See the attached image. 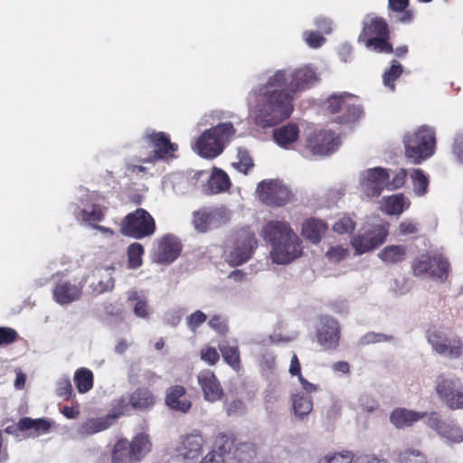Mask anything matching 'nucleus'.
Returning a JSON list of instances; mask_svg holds the SVG:
<instances>
[{"mask_svg":"<svg viewBox=\"0 0 463 463\" xmlns=\"http://www.w3.org/2000/svg\"><path fill=\"white\" fill-rule=\"evenodd\" d=\"M208 325L219 335H225L228 332L227 319L221 315L213 316Z\"/></svg>","mask_w":463,"mask_h":463,"instance_id":"obj_55","label":"nucleus"},{"mask_svg":"<svg viewBox=\"0 0 463 463\" xmlns=\"http://www.w3.org/2000/svg\"><path fill=\"white\" fill-rule=\"evenodd\" d=\"M436 392L439 399L450 409H463V385L459 379L440 374L437 379Z\"/></svg>","mask_w":463,"mask_h":463,"instance_id":"obj_14","label":"nucleus"},{"mask_svg":"<svg viewBox=\"0 0 463 463\" xmlns=\"http://www.w3.org/2000/svg\"><path fill=\"white\" fill-rule=\"evenodd\" d=\"M427 340L439 354L450 359H458L463 353V342L460 336L449 337L443 331L431 327L427 331Z\"/></svg>","mask_w":463,"mask_h":463,"instance_id":"obj_13","label":"nucleus"},{"mask_svg":"<svg viewBox=\"0 0 463 463\" xmlns=\"http://www.w3.org/2000/svg\"><path fill=\"white\" fill-rule=\"evenodd\" d=\"M261 236L270 243L271 258L278 264L289 263L301 255V241L285 221L272 220L266 222Z\"/></svg>","mask_w":463,"mask_h":463,"instance_id":"obj_2","label":"nucleus"},{"mask_svg":"<svg viewBox=\"0 0 463 463\" xmlns=\"http://www.w3.org/2000/svg\"><path fill=\"white\" fill-rule=\"evenodd\" d=\"M146 147L153 150L147 157L141 160L142 163H156L160 160H168L175 157V152L178 146L172 143L168 134L165 132L147 131L143 137Z\"/></svg>","mask_w":463,"mask_h":463,"instance_id":"obj_11","label":"nucleus"},{"mask_svg":"<svg viewBox=\"0 0 463 463\" xmlns=\"http://www.w3.org/2000/svg\"><path fill=\"white\" fill-rule=\"evenodd\" d=\"M82 287L69 279H59L52 288L53 300L60 305H69L80 298Z\"/></svg>","mask_w":463,"mask_h":463,"instance_id":"obj_21","label":"nucleus"},{"mask_svg":"<svg viewBox=\"0 0 463 463\" xmlns=\"http://www.w3.org/2000/svg\"><path fill=\"white\" fill-rule=\"evenodd\" d=\"M401 463H428L423 455L416 449H407L399 456Z\"/></svg>","mask_w":463,"mask_h":463,"instance_id":"obj_53","label":"nucleus"},{"mask_svg":"<svg viewBox=\"0 0 463 463\" xmlns=\"http://www.w3.org/2000/svg\"><path fill=\"white\" fill-rule=\"evenodd\" d=\"M390 178L389 171L383 167L368 169L364 173L361 181L362 190L368 197L379 196L383 189H387V179Z\"/></svg>","mask_w":463,"mask_h":463,"instance_id":"obj_17","label":"nucleus"},{"mask_svg":"<svg viewBox=\"0 0 463 463\" xmlns=\"http://www.w3.org/2000/svg\"><path fill=\"white\" fill-rule=\"evenodd\" d=\"M425 416V413L411 411L406 408H396L390 415L391 422L398 429L411 426Z\"/></svg>","mask_w":463,"mask_h":463,"instance_id":"obj_27","label":"nucleus"},{"mask_svg":"<svg viewBox=\"0 0 463 463\" xmlns=\"http://www.w3.org/2000/svg\"><path fill=\"white\" fill-rule=\"evenodd\" d=\"M288 372L292 376H298V379L303 376L301 373V364L296 354H293L291 357Z\"/></svg>","mask_w":463,"mask_h":463,"instance_id":"obj_64","label":"nucleus"},{"mask_svg":"<svg viewBox=\"0 0 463 463\" xmlns=\"http://www.w3.org/2000/svg\"><path fill=\"white\" fill-rule=\"evenodd\" d=\"M206 315L201 310H197L187 317V325L192 330L194 331L202 324H203L206 321Z\"/></svg>","mask_w":463,"mask_h":463,"instance_id":"obj_58","label":"nucleus"},{"mask_svg":"<svg viewBox=\"0 0 463 463\" xmlns=\"http://www.w3.org/2000/svg\"><path fill=\"white\" fill-rule=\"evenodd\" d=\"M407 255L404 245H388L379 253V259L386 264H396L403 261Z\"/></svg>","mask_w":463,"mask_h":463,"instance_id":"obj_32","label":"nucleus"},{"mask_svg":"<svg viewBox=\"0 0 463 463\" xmlns=\"http://www.w3.org/2000/svg\"><path fill=\"white\" fill-rule=\"evenodd\" d=\"M152 448L148 436L138 433L131 440L120 438L111 449L110 463H140Z\"/></svg>","mask_w":463,"mask_h":463,"instance_id":"obj_5","label":"nucleus"},{"mask_svg":"<svg viewBox=\"0 0 463 463\" xmlns=\"http://www.w3.org/2000/svg\"><path fill=\"white\" fill-rule=\"evenodd\" d=\"M411 179L413 185L414 193L422 196L427 194L429 187V177L420 168L413 169L411 174Z\"/></svg>","mask_w":463,"mask_h":463,"instance_id":"obj_39","label":"nucleus"},{"mask_svg":"<svg viewBox=\"0 0 463 463\" xmlns=\"http://www.w3.org/2000/svg\"><path fill=\"white\" fill-rule=\"evenodd\" d=\"M291 402L294 414L298 419H303L308 415L313 410L312 398L305 393L297 392L291 395Z\"/></svg>","mask_w":463,"mask_h":463,"instance_id":"obj_33","label":"nucleus"},{"mask_svg":"<svg viewBox=\"0 0 463 463\" xmlns=\"http://www.w3.org/2000/svg\"><path fill=\"white\" fill-rule=\"evenodd\" d=\"M144 247L142 246L141 243H131L127 250L128 267L132 269L139 268L143 263L142 257L144 255Z\"/></svg>","mask_w":463,"mask_h":463,"instance_id":"obj_40","label":"nucleus"},{"mask_svg":"<svg viewBox=\"0 0 463 463\" xmlns=\"http://www.w3.org/2000/svg\"><path fill=\"white\" fill-rule=\"evenodd\" d=\"M257 247L258 241L253 232H241L236 246L229 254L230 262L234 266L241 265L251 258Z\"/></svg>","mask_w":463,"mask_h":463,"instance_id":"obj_18","label":"nucleus"},{"mask_svg":"<svg viewBox=\"0 0 463 463\" xmlns=\"http://www.w3.org/2000/svg\"><path fill=\"white\" fill-rule=\"evenodd\" d=\"M17 337L18 334L14 329L0 326V346L14 343Z\"/></svg>","mask_w":463,"mask_h":463,"instance_id":"obj_56","label":"nucleus"},{"mask_svg":"<svg viewBox=\"0 0 463 463\" xmlns=\"http://www.w3.org/2000/svg\"><path fill=\"white\" fill-rule=\"evenodd\" d=\"M403 67L397 61L393 60L388 70L383 74V84L390 88L391 90H395V80L402 75Z\"/></svg>","mask_w":463,"mask_h":463,"instance_id":"obj_41","label":"nucleus"},{"mask_svg":"<svg viewBox=\"0 0 463 463\" xmlns=\"http://www.w3.org/2000/svg\"><path fill=\"white\" fill-rule=\"evenodd\" d=\"M223 361L234 371L239 372L241 369V360L240 348L237 345H231L225 341L219 345Z\"/></svg>","mask_w":463,"mask_h":463,"instance_id":"obj_29","label":"nucleus"},{"mask_svg":"<svg viewBox=\"0 0 463 463\" xmlns=\"http://www.w3.org/2000/svg\"><path fill=\"white\" fill-rule=\"evenodd\" d=\"M354 463H387L386 459L373 454H365L354 458Z\"/></svg>","mask_w":463,"mask_h":463,"instance_id":"obj_63","label":"nucleus"},{"mask_svg":"<svg viewBox=\"0 0 463 463\" xmlns=\"http://www.w3.org/2000/svg\"><path fill=\"white\" fill-rule=\"evenodd\" d=\"M234 134L235 128L231 122L221 123L203 131L196 140L198 153L206 158L218 156Z\"/></svg>","mask_w":463,"mask_h":463,"instance_id":"obj_6","label":"nucleus"},{"mask_svg":"<svg viewBox=\"0 0 463 463\" xmlns=\"http://www.w3.org/2000/svg\"><path fill=\"white\" fill-rule=\"evenodd\" d=\"M340 138L332 130L312 129L305 139V149L312 156H325L331 155L340 146Z\"/></svg>","mask_w":463,"mask_h":463,"instance_id":"obj_12","label":"nucleus"},{"mask_svg":"<svg viewBox=\"0 0 463 463\" xmlns=\"http://www.w3.org/2000/svg\"><path fill=\"white\" fill-rule=\"evenodd\" d=\"M17 429L21 431L34 430L37 434L46 433L51 429V423L45 419L24 417L18 421Z\"/></svg>","mask_w":463,"mask_h":463,"instance_id":"obj_35","label":"nucleus"},{"mask_svg":"<svg viewBox=\"0 0 463 463\" xmlns=\"http://www.w3.org/2000/svg\"><path fill=\"white\" fill-rule=\"evenodd\" d=\"M357 41L377 53L389 54L393 52L388 24L382 17L376 16L364 21Z\"/></svg>","mask_w":463,"mask_h":463,"instance_id":"obj_4","label":"nucleus"},{"mask_svg":"<svg viewBox=\"0 0 463 463\" xmlns=\"http://www.w3.org/2000/svg\"><path fill=\"white\" fill-rule=\"evenodd\" d=\"M316 335L317 342L325 350H335L341 337L338 321L331 317H322Z\"/></svg>","mask_w":463,"mask_h":463,"instance_id":"obj_16","label":"nucleus"},{"mask_svg":"<svg viewBox=\"0 0 463 463\" xmlns=\"http://www.w3.org/2000/svg\"><path fill=\"white\" fill-rule=\"evenodd\" d=\"M128 300L136 301L133 308L134 314L140 318H147L149 316V309L147 302L145 298H138L137 292H132Z\"/></svg>","mask_w":463,"mask_h":463,"instance_id":"obj_46","label":"nucleus"},{"mask_svg":"<svg viewBox=\"0 0 463 463\" xmlns=\"http://www.w3.org/2000/svg\"><path fill=\"white\" fill-rule=\"evenodd\" d=\"M256 194L262 203L274 208L285 206L293 196L290 189L278 179L262 180L257 185Z\"/></svg>","mask_w":463,"mask_h":463,"instance_id":"obj_10","label":"nucleus"},{"mask_svg":"<svg viewBox=\"0 0 463 463\" xmlns=\"http://www.w3.org/2000/svg\"><path fill=\"white\" fill-rule=\"evenodd\" d=\"M355 229V222L349 216H344L335 222L333 230L339 233H351Z\"/></svg>","mask_w":463,"mask_h":463,"instance_id":"obj_50","label":"nucleus"},{"mask_svg":"<svg viewBox=\"0 0 463 463\" xmlns=\"http://www.w3.org/2000/svg\"><path fill=\"white\" fill-rule=\"evenodd\" d=\"M232 184L228 175L222 169L215 168L208 180L207 188L210 194H220L228 191Z\"/></svg>","mask_w":463,"mask_h":463,"instance_id":"obj_31","label":"nucleus"},{"mask_svg":"<svg viewBox=\"0 0 463 463\" xmlns=\"http://www.w3.org/2000/svg\"><path fill=\"white\" fill-rule=\"evenodd\" d=\"M56 394L64 401H69L71 398L72 386L69 378H61L57 382Z\"/></svg>","mask_w":463,"mask_h":463,"instance_id":"obj_54","label":"nucleus"},{"mask_svg":"<svg viewBox=\"0 0 463 463\" xmlns=\"http://www.w3.org/2000/svg\"><path fill=\"white\" fill-rule=\"evenodd\" d=\"M441 436L453 442L463 441V430L454 422H439L437 426Z\"/></svg>","mask_w":463,"mask_h":463,"instance_id":"obj_38","label":"nucleus"},{"mask_svg":"<svg viewBox=\"0 0 463 463\" xmlns=\"http://www.w3.org/2000/svg\"><path fill=\"white\" fill-rule=\"evenodd\" d=\"M327 230V225L321 220L310 218L302 225V235L306 240L316 244L321 240L322 235Z\"/></svg>","mask_w":463,"mask_h":463,"instance_id":"obj_28","label":"nucleus"},{"mask_svg":"<svg viewBox=\"0 0 463 463\" xmlns=\"http://www.w3.org/2000/svg\"><path fill=\"white\" fill-rule=\"evenodd\" d=\"M110 425V415L101 418H91L80 425L78 432L81 436H90L109 429Z\"/></svg>","mask_w":463,"mask_h":463,"instance_id":"obj_30","label":"nucleus"},{"mask_svg":"<svg viewBox=\"0 0 463 463\" xmlns=\"http://www.w3.org/2000/svg\"><path fill=\"white\" fill-rule=\"evenodd\" d=\"M306 42L312 48H318L325 42V38L317 32L306 33Z\"/></svg>","mask_w":463,"mask_h":463,"instance_id":"obj_62","label":"nucleus"},{"mask_svg":"<svg viewBox=\"0 0 463 463\" xmlns=\"http://www.w3.org/2000/svg\"><path fill=\"white\" fill-rule=\"evenodd\" d=\"M433 255L422 254L414 260L412 272L414 276L428 274L430 276Z\"/></svg>","mask_w":463,"mask_h":463,"instance_id":"obj_42","label":"nucleus"},{"mask_svg":"<svg viewBox=\"0 0 463 463\" xmlns=\"http://www.w3.org/2000/svg\"><path fill=\"white\" fill-rule=\"evenodd\" d=\"M388 236V230L383 225L374 226L363 234L355 235L352 240V246L356 255L373 250L382 245Z\"/></svg>","mask_w":463,"mask_h":463,"instance_id":"obj_15","label":"nucleus"},{"mask_svg":"<svg viewBox=\"0 0 463 463\" xmlns=\"http://www.w3.org/2000/svg\"><path fill=\"white\" fill-rule=\"evenodd\" d=\"M81 218L85 222L90 225H97L96 222H101L105 217V208L99 205H92L90 211L83 209L80 212Z\"/></svg>","mask_w":463,"mask_h":463,"instance_id":"obj_44","label":"nucleus"},{"mask_svg":"<svg viewBox=\"0 0 463 463\" xmlns=\"http://www.w3.org/2000/svg\"><path fill=\"white\" fill-rule=\"evenodd\" d=\"M200 358L209 365H215L220 360V354L213 346H204L200 351Z\"/></svg>","mask_w":463,"mask_h":463,"instance_id":"obj_51","label":"nucleus"},{"mask_svg":"<svg viewBox=\"0 0 463 463\" xmlns=\"http://www.w3.org/2000/svg\"><path fill=\"white\" fill-rule=\"evenodd\" d=\"M231 216V211L224 205L202 206L192 213L191 223L196 232L205 233L226 225Z\"/></svg>","mask_w":463,"mask_h":463,"instance_id":"obj_8","label":"nucleus"},{"mask_svg":"<svg viewBox=\"0 0 463 463\" xmlns=\"http://www.w3.org/2000/svg\"><path fill=\"white\" fill-rule=\"evenodd\" d=\"M418 232V224L414 222L406 220L402 222L399 225V233L402 235L415 234Z\"/></svg>","mask_w":463,"mask_h":463,"instance_id":"obj_61","label":"nucleus"},{"mask_svg":"<svg viewBox=\"0 0 463 463\" xmlns=\"http://www.w3.org/2000/svg\"><path fill=\"white\" fill-rule=\"evenodd\" d=\"M235 438L231 432L219 433L213 443L214 450L217 455L223 458L224 454H229L234 448Z\"/></svg>","mask_w":463,"mask_h":463,"instance_id":"obj_37","label":"nucleus"},{"mask_svg":"<svg viewBox=\"0 0 463 463\" xmlns=\"http://www.w3.org/2000/svg\"><path fill=\"white\" fill-rule=\"evenodd\" d=\"M355 458L349 451L326 455L318 463H354Z\"/></svg>","mask_w":463,"mask_h":463,"instance_id":"obj_48","label":"nucleus"},{"mask_svg":"<svg viewBox=\"0 0 463 463\" xmlns=\"http://www.w3.org/2000/svg\"><path fill=\"white\" fill-rule=\"evenodd\" d=\"M225 410L228 416H237L244 413L245 406L242 401L236 399L230 402H225Z\"/></svg>","mask_w":463,"mask_h":463,"instance_id":"obj_57","label":"nucleus"},{"mask_svg":"<svg viewBox=\"0 0 463 463\" xmlns=\"http://www.w3.org/2000/svg\"><path fill=\"white\" fill-rule=\"evenodd\" d=\"M347 255L348 250L342 246L331 247L326 252L328 259L334 261H340L344 260Z\"/></svg>","mask_w":463,"mask_h":463,"instance_id":"obj_59","label":"nucleus"},{"mask_svg":"<svg viewBox=\"0 0 463 463\" xmlns=\"http://www.w3.org/2000/svg\"><path fill=\"white\" fill-rule=\"evenodd\" d=\"M238 159V162L232 163L233 167L247 175L254 165L252 158L247 151L239 150Z\"/></svg>","mask_w":463,"mask_h":463,"instance_id":"obj_47","label":"nucleus"},{"mask_svg":"<svg viewBox=\"0 0 463 463\" xmlns=\"http://www.w3.org/2000/svg\"><path fill=\"white\" fill-rule=\"evenodd\" d=\"M402 142L406 158L415 165L430 158L435 152V132L426 126L406 133Z\"/></svg>","mask_w":463,"mask_h":463,"instance_id":"obj_3","label":"nucleus"},{"mask_svg":"<svg viewBox=\"0 0 463 463\" xmlns=\"http://www.w3.org/2000/svg\"><path fill=\"white\" fill-rule=\"evenodd\" d=\"M197 382L205 401L215 402L222 399L224 391L213 371L211 369L201 370L197 375Z\"/></svg>","mask_w":463,"mask_h":463,"instance_id":"obj_19","label":"nucleus"},{"mask_svg":"<svg viewBox=\"0 0 463 463\" xmlns=\"http://www.w3.org/2000/svg\"><path fill=\"white\" fill-rule=\"evenodd\" d=\"M129 395L130 406L134 411H146L156 403V397L148 387H137Z\"/></svg>","mask_w":463,"mask_h":463,"instance_id":"obj_24","label":"nucleus"},{"mask_svg":"<svg viewBox=\"0 0 463 463\" xmlns=\"http://www.w3.org/2000/svg\"><path fill=\"white\" fill-rule=\"evenodd\" d=\"M452 151L458 160L463 163V130L457 133L454 139Z\"/></svg>","mask_w":463,"mask_h":463,"instance_id":"obj_60","label":"nucleus"},{"mask_svg":"<svg viewBox=\"0 0 463 463\" xmlns=\"http://www.w3.org/2000/svg\"><path fill=\"white\" fill-rule=\"evenodd\" d=\"M74 383L80 393H86L93 387V373L85 367L76 370L73 377Z\"/></svg>","mask_w":463,"mask_h":463,"instance_id":"obj_36","label":"nucleus"},{"mask_svg":"<svg viewBox=\"0 0 463 463\" xmlns=\"http://www.w3.org/2000/svg\"><path fill=\"white\" fill-rule=\"evenodd\" d=\"M408 174L407 171L403 168H400L397 172L394 173L392 180L387 179V190L394 191L402 188L407 179Z\"/></svg>","mask_w":463,"mask_h":463,"instance_id":"obj_49","label":"nucleus"},{"mask_svg":"<svg viewBox=\"0 0 463 463\" xmlns=\"http://www.w3.org/2000/svg\"><path fill=\"white\" fill-rule=\"evenodd\" d=\"M450 271V263L447 258L438 254L433 255L430 277L440 282H444Z\"/></svg>","mask_w":463,"mask_h":463,"instance_id":"obj_34","label":"nucleus"},{"mask_svg":"<svg viewBox=\"0 0 463 463\" xmlns=\"http://www.w3.org/2000/svg\"><path fill=\"white\" fill-rule=\"evenodd\" d=\"M156 231V222L151 214L143 208H138L127 214L121 222L120 232L125 236L143 239L151 236Z\"/></svg>","mask_w":463,"mask_h":463,"instance_id":"obj_9","label":"nucleus"},{"mask_svg":"<svg viewBox=\"0 0 463 463\" xmlns=\"http://www.w3.org/2000/svg\"><path fill=\"white\" fill-rule=\"evenodd\" d=\"M298 137L299 128L295 123H288L273 130L275 142L284 149H290Z\"/></svg>","mask_w":463,"mask_h":463,"instance_id":"obj_25","label":"nucleus"},{"mask_svg":"<svg viewBox=\"0 0 463 463\" xmlns=\"http://www.w3.org/2000/svg\"><path fill=\"white\" fill-rule=\"evenodd\" d=\"M392 335L381 334V333H375V332H369L364 335L360 340L359 344L361 345H368L371 344H376L381 342H387L392 340Z\"/></svg>","mask_w":463,"mask_h":463,"instance_id":"obj_52","label":"nucleus"},{"mask_svg":"<svg viewBox=\"0 0 463 463\" xmlns=\"http://www.w3.org/2000/svg\"><path fill=\"white\" fill-rule=\"evenodd\" d=\"M165 403L169 409L182 413L188 412L192 407V402L187 397L186 389L179 384L166 389Z\"/></svg>","mask_w":463,"mask_h":463,"instance_id":"obj_22","label":"nucleus"},{"mask_svg":"<svg viewBox=\"0 0 463 463\" xmlns=\"http://www.w3.org/2000/svg\"><path fill=\"white\" fill-rule=\"evenodd\" d=\"M181 251L182 244L180 241L172 235H165L159 243L158 261L161 263H171L178 258Z\"/></svg>","mask_w":463,"mask_h":463,"instance_id":"obj_23","label":"nucleus"},{"mask_svg":"<svg viewBox=\"0 0 463 463\" xmlns=\"http://www.w3.org/2000/svg\"><path fill=\"white\" fill-rule=\"evenodd\" d=\"M410 0H388V11L391 20L408 24L413 20V12L409 9Z\"/></svg>","mask_w":463,"mask_h":463,"instance_id":"obj_26","label":"nucleus"},{"mask_svg":"<svg viewBox=\"0 0 463 463\" xmlns=\"http://www.w3.org/2000/svg\"><path fill=\"white\" fill-rule=\"evenodd\" d=\"M203 443L204 440L200 431L194 430L180 436L175 452L183 458L194 459L202 455Z\"/></svg>","mask_w":463,"mask_h":463,"instance_id":"obj_20","label":"nucleus"},{"mask_svg":"<svg viewBox=\"0 0 463 463\" xmlns=\"http://www.w3.org/2000/svg\"><path fill=\"white\" fill-rule=\"evenodd\" d=\"M384 210L389 215H399L404 210V196L402 194H395L385 200Z\"/></svg>","mask_w":463,"mask_h":463,"instance_id":"obj_43","label":"nucleus"},{"mask_svg":"<svg viewBox=\"0 0 463 463\" xmlns=\"http://www.w3.org/2000/svg\"><path fill=\"white\" fill-rule=\"evenodd\" d=\"M130 406V395L121 396L118 399H116L112 402L111 408V419L119 418L122 415H125L128 412Z\"/></svg>","mask_w":463,"mask_h":463,"instance_id":"obj_45","label":"nucleus"},{"mask_svg":"<svg viewBox=\"0 0 463 463\" xmlns=\"http://www.w3.org/2000/svg\"><path fill=\"white\" fill-rule=\"evenodd\" d=\"M317 80V73L309 66L291 72L275 71L265 84L251 91L256 100L252 116L255 125L268 128L288 118L294 110L295 95L311 88Z\"/></svg>","mask_w":463,"mask_h":463,"instance_id":"obj_1","label":"nucleus"},{"mask_svg":"<svg viewBox=\"0 0 463 463\" xmlns=\"http://www.w3.org/2000/svg\"><path fill=\"white\" fill-rule=\"evenodd\" d=\"M353 94L343 92L331 95L326 101L327 112L335 116L339 124H350L357 121L363 115V109Z\"/></svg>","mask_w":463,"mask_h":463,"instance_id":"obj_7","label":"nucleus"}]
</instances>
